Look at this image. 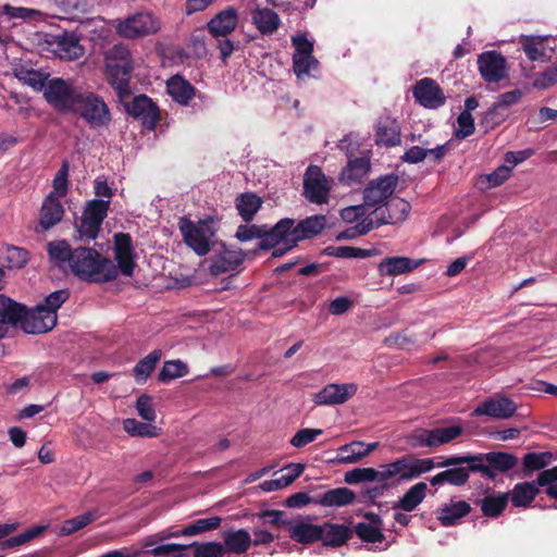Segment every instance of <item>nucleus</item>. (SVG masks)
I'll return each instance as SVG.
<instances>
[{
	"instance_id": "b1692460",
	"label": "nucleus",
	"mask_w": 557,
	"mask_h": 557,
	"mask_svg": "<svg viewBox=\"0 0 557 557\" xmlns=\"http://www.w3.org/2000/svg\"><path fill=\"white\" fill-rule=\"evenodd\" d=\"M421 262V260L416 261L409 257H385L377 264V272L381 276H396L412 272Z\"/></svg>"
},
{
	"instance_id": "bf43d9fd",
	"label": "nucleus",
	"mask_w": 557,
	"mask_h": 557,
	"mask_svg": "<svg viewBox=\"0 0 557 557\" xmlns=\"http://www.w3.org/2000/svg\"><path fill=\"white\" fill-rule=\"evenodd\" d=\"M189 546L176 543L161 544L147 550L148 555L156 557L173 555V557H187L186 550Z\"/></svg>"
},
{
	"instance_id": "2eb2a0df",
	"label": "nucleus",
	"mask_w": 557,
	"mask_h": 557,
	"mask_svg": "<svg viewBox=\"0 0 557 557\" xmlns=\"http://www.w3.org/2000/svg\"><path fill=\"white\" fill-rule=\"evenodd\" d=\"M114 258L117 273L132 276L136 267L135 250L132 236L128 233H116L114 235Z\"/></svg>"
},
{
	"instance_id": "09e8293b",
	"label": "nucleus",
	"mask_w": 557,
	"mask_h": 557,
	"mask_svg": "<svg viewBox=\"0 0 557 557\" xmlns=\"http://www.w3.org/2000/svg\"><path fill=\"white\" fill-rule=\"evenodd\" d=\"M356 533L357 536L366 543H381L385 540V535L382 532V529L379 527H373L366 522H358L354 529L352 534Z\"/></svg>"
},
{
	"instance_id": "dca6fc26",
	"label": "nucleus",
	"mask_w": 557,
	"mask_h": 557,
	"mask_svg": "<svg viewBox=\"0 0 557 557\" xmlns=\"http://www.w3.org/2000/svg\"><path fill=\"white\" fill-rule=\"evenodd\" d=\"M507 61L497 51H485L478 57V67L482 78L487 83H498L507 77Z\"/></svg>"
},
{
	"instance_id": "de8ad7c7",
	"label": "nucleus",
	"mask_w": 557,
	"mask_h": 557,
	"mask_svg": "<svg viewBox=\"0 0 557 557\" xmlns=\"http://www.w3.org/2000/svg\"><path fill=\"white\" fill-rule=\"evenodd\" d=\"M384 205L386 207V211L389 212L388 218L394 222V224L404 222L411 210V205L407 200L398 197L385 201Z\"/></svg>"
},
{
	"instance_id": "6e6d98bb",
	"label": "nucleus",
	"mask_w": 557,
	"mask_h": 557,
	"mask_svg": "<svg viewBox=\"0 0 557 557\" xmlns=\"http://www.w3.org/2000/svg\"><path fill=\"white\" fill-rule=\"evenodd\" d=\"M124 430L132 436L156 437L157 428L150 423L139 422L136 419L124 420Z\"/></svg>"
},
{
	"instance_id": "ddd939ff",
	"label": "nucleus",
	"mask_w": 557,
	"mask_h": 557,
	"mask_svg": "<svg viewBox=\"0 0 557 557\" xmlns=\"http://www.w3.org/2000/svg\"><path fill=\"white\" fill-rule=\"evenodd\" d=\"M58 321V315L49 314L39 304L28 309L25 306V314L23 313L20 322L21 329L28 334H42L51 331Z\"/></svg>"
},
{
	"instance_id": "79ce46f5",
	"label": "nucleus",
	"mask_w": 557,
	"mask_h": 557,
	"mask_svg": "<svg viewBox=\"0 0 557 557\" xmlns=\"http://www.w3.org/2000/svg\"><path fill=\"white\" fill-rule=\"evenodd\" d=\"M161 357L162 351L160 349H154L136 363L133 369V375L138 384H143L147 381V379L156 369Z\"/></svg>"
},
{
	"instance_id": "4c0bfd02",
	"label": "nucleus",
	"mask_w": 557,
	"mask_h": 557,
	"mask_svg": "<svg viewBox=\"0 0 557 557\" xmlns=\"http://www.w3.org/2000/svg\"><path fill=\"white\" fill-rule=\"evenodd\" d=\"M539 486L536 480L534 482L517 483L510 494L512 505L515 507H529L540 493Z\"/></svg>"
},
{
	"instance_id": "4be33fe9",
	"label": "nucleus",
	"mask_w": 557,
	"mask_h": 557,
	"mask_svg": "<svg viewBox=\"0 0 557 557\" xmlns=\"http://www.w3.org/2000/svg\"><path fill=\"white\" fill-rule=\"evenodd\" d=\"M401 143L398 122L389 115L381 116L375 125V144L395 147Z\"/></svg>"
},
{
	"instance_id": "f704fd0d",
	"label": "nucleus",
	"mask_w": 557,
	"mask_h": 557,
	"mask_svg": "<svg viewBox=\"0 0 557 557\" xmlns=\"http://www.w3.org/2000/svg\"><path fill=\"white\" fill-rule=\"evenodd\" d=\"M428 485L424 482H418L412 485L403 497L394 505V509H400L407 512L414 510L425 498Z\"/></svg>"
},
{
	"instance_id": "393cba45",
	"label": "nucleus",
	"mask_w": 557,
	"mask_h": 557,
	"mask_svg": "<svg viewBox=\"0 0 557 557\" xmlns=\"http://www.w3.org/2000/svg\"><path fill=\"white\" fill-rule=\"evenodd\" d=\"M379 447V443L366 444L360 441H355L345 444L337 449V461L339 463L349 465L360 461L363 457L368 456Z\"/></svg>"
},
{
	"instance_id": "338daca9",
	"label": "nucleus",
	"mask_w": 557,
	"mask_h": 557,
	"mask_svg": "<svg viewBox=\"0 0 557 557\" xmlns=\"http://www.w3.org/2000/svg\"><path fill=\"white\" fill-rule=\"evenodd\" d=\"M458 128L455 136L459 139H463L472 135L475 131L474 119L472 114L468 112H461L457 117Z\"/></svg>"
},
{
	"instance_id": "6ab92c4d",
	"label": "nucleus",
	"mask_w": 557,
	"mask_h": 557,
	"mask_svg": "<svg viewBox=\"0 0 557 557\" xmlns=\"http://www.w3.org/2000/svg\"><path fill=\"white\" fill-rule=\"evenodd\" d=\"M325 224L326 218L322 214L311 215L299 221L297 224L294 223L290 227V242L294 245H298L304 239L317 236L325 228Z\"/></svg>"
},
{
	"instance_id": "603ef678",
	"label": "nucleus",
	"mask_w": 557,
	"mask_h": 557,
	"mask_svg": "<svg viewBox=\"0 0 557 557\" xmlns=\"http://www.w3.org/2000/svg\"><path fill=\"white\" fill-rule=\"evenodd\" d=\"M432 435L433 446L437 447L443 444H447L458 436H460L463 432V429L460 425H450L446 428H435L430 430Z\"/></svg>"
},
{
	"instance_id": "72a5a7b5",
	"label": "nucleus",
	"mask_w": 557,
	"mask_h": 557,
	"mask_svg": "<svg viewBox=\"0 0 557 557\" xmlns=\"http://www.w3.org/2000/svg\"><path fill=\"white\" fill-rule=\"evenodd\" d=\"M23 313L25 314V305L20 304L12 298L0 294V324L5 326L20 324Z\"/></svg>"
},
{
	"instance_id": "774afa93",
	"label": "nucleus",
	"mask_w": 557,
	"mask_h": 557,
	"mask_svg": "<svg viewBox=\"0 0 557 557\" xmlns=\"http://www.w3.org/2000/svg\"><path fill=\"white\" fill-rule=\"evenodd\" d=\"M264 225H257V224H240L237 230L235 237L239 242H248L253 238L261 239L262 232H263Z\"/></svg>"
},
{
	"instance_id": "412c9836",
	"label": "nucleus",
	"mask_w": 557,
	"mask_h": 557,
	"mask_svg": "<svg viewBox=\"0 0 557 557\" xmlns=\"http://www.w3.org/2000/svg\"><path fill=\"white\" fill-rule=\"evenodd\" d=\"M371 170L368 157L349 158L347 164L339 173V182L346 186L360 184Z\"/></svg>"
},
{
	"instance_id": "3c124183",
	"label": "nucleus",
	"mask_w": 557,
	"mask_h": 557,
	"mask_svg": "<svg viewBox=\"0 0 557 557\" xmlns=\"http://www.w3.org/2000/svg\"><path fill=\"white\" fill-rule=\"evenodd\" d=\"M194 549V557H223L225 548L219 542H193L188 545Z\"/></svg>"
},
{
	"instance_id": "423d86ee",
	"label": "nucleus",
	"mask_w": 557,
	"mask_h": 557,
	"mask_svg": "<svg viewBox=\"0 0 557 557\" xmlns=\"http://www.w3.org/2000/svg\"><path fill=\"white\" fill-rule=\"evenodd\" d=\"M81 91L82 89L74 87L63 78L54 77L48 81L44 97L58 112L69 113L73 111Z\"/></svg>"
},
{
	"instance_id": "0eeeda50",
	"label": "nucleus",
	"mask_w": 557,
	"mask_h": 557,
	"mask_svg": "<svg viewBox=\"0 0 557 557\" xmlns=\"http://www.w3.org/2000/svg\"><path fill=\"white\" fill-rule=\"evenodd\" d=\"M109 209L110 200L92 199L87 201L81 216V222L77 224L81 236L87 237L88 239H96L102 222L108 215Z\"/></svg>"
},
{
	"instance_id": "052dcab7",
	"label": "nucleus",
	"mask_w": 557,
	"mask_h": 557,
	"mask_svg": "<svg viewBox=\"0 0 557 557\" xmlns=\"http://www.w3.org/2000/svg\"><path fill=\"white\" fill-rule=\"evenodd\" d=\"M67 289H59L49 294L42 304H39L51 315H58V309L69 299Z\"/></svg>"
},
{
	"instance_id": "a18cd8bd",
	"label": "nucleus",
	"mask_w": 557,
	"mask_h": 557,
	"mask_svg": "<svg viewBox=\"0 0 557 557\" xmlns=\"http://www.w3.org/2000/svg\"><path fill=\"white\" fill-rule=\"evenodd\" d=\"M98 518L99 512L97 509L86 511L83 515L65 520L61 528V532L62 534L65 535L73 534L82 530L83 528L87 527L89 523L94 522Z\"/></svg>"
},
{
	"instance_id": "680f3d73",
	"label": "nucleus",
	"mask_w": 557,
	"mask_h": 557,
	"mask_svg": "<svg viewBox=\"0 0 557 557\" xmlns=\"http://www.w3.org/2000/svg\"><path fill=\"white\" fill-rule=\"evenodd\" d=\"M456 466L454 468L444 470L445 481L446 483L454 486H462L469 480V472H472L471 469H468V466Z\"/></svg>"
},
{
	"instance_id": "cd10ccee",
	"label": "nucleus",
	"mask_w": 557,
	"mask_h": 557,
	"mask_svg": "<svg viewBox=\"0 0 557 557\" xmlns=\"http://www.w3.org/2000/svg\"><path fill=\"white\" fill-rule=\"evenodd\" d=\"M245 255L242 250L224 249L211 259L210 272L213 275H220L225 272L235 271L243 263Z\"/></svg>"
},
{
	"instance_id": "c85d7f7f",
	"label": "nucleus",
	"mask_w": 557,
	"mask_h": 557,
	"mask_svg": "<svg viewBox=\"0 0 557 557\" xmlns=\"http://www.w3.org/2000/svg\"><path fill=\"white\" fill-rule=\"evenodd\" d=\"M225 553L242 555L245 554L252 544L250 533L245 529H228L222 534Z\"/></svg>"
},
{
	"instance_id": "8fccbe9b",
	"label": "nucleus",
	"mask_w": 557,
	"mask_h": 557,
	"mask_svg": "<svg viewBox=\"0 0 557 557\" xmlns=\"http://www.w3.org/2000/svg\"><path fill=\"white\" fill-rule=\"evenodd\" d=\"M46 527L36 525L33 527L26 531H24L21 534L11 536L4 541L0 542V548L1 549H11L15 548L17 546L24 545L25 543L29 542L30 540L37 537L45 531Z\"/></svg>"
},
{
	"instance_id": "a211bd4d",
	"label": "nucleus",
	"mask_w": 557,
	"mask_h": 557,
	"mask_svg": "<svg viewBox=\"0 0 557 557\" xmlns=\"http://www.w3.org/2000/svg\"><path fill=\"white\" fill-rule=\"evenodd\" d=\"M294 224V219L284 218L281 219L272 227L264 225L262 236L258 243V250H271L278 244L292 236L290 227Z\"/></svg>"
},
{
	"instance_id": "69168bd1",
	"label": "nucleus",
	"mask_w": 557,
	"mask_h": 557,
	"mask_svg": "<svg viewBox=\"0 0 557 557\" xmlns=\"http://www.w3.org/2000/svg\"><path fill=\"white\" fill-rule=\"evenodd\" d=\"M319 64L318 60L312 55H293V70L299 78L308 75L312 67Z\"/></svg>"
},
{
	"instance_id": "a19ab883",
	"label": "nucleus",
	"mask_w": 557,
	"mask_h": 557,
	"mask_svg": "<svg viewBox=\"0 0 557 557\" xmlns=\"http://www.w3.org/2000/svg\"><path fill=\"white\" fill-rule=\"evenodd\" d=\"M520 44L530 61L545 62L549 59L545 51V38L540 36H523Z\"/></svg>"
},
{
	"instance_id": "0e129e2a",
	"label": "nucleus",
	"mask_w": 557,
	"mask_h": 557,
	"mask_svg": "<svg viewBox=\"0 0 557 557\" xmlns=\"http://www.w3.org/2000/svg\"><path fill=\"white\" fill-rule=\"evenodd\" d=\"M374 468H355L345 473V482L348 484H358L361 482H374Z\"/></svg>"
},
{
	"instance_id": "4468645a",
	"label": "nucleus",
	"mask_w": 557,
	"mask_h": 557,
	"mask_svg": "<svg viewBox=\"0 0 557 557\" xmlns=\"http://www.w3.org/2000/svg\"><path fill=\"white\" fill-rule=\"evenodd\" d=\"M358 391L355 383H330L320 392L312 395V401L317 406H334L348 401Z\"/></svg>"
},
{
	"instance_id": "39448f33",
	"label": "nucleus",
	"mask_w": 557,
	"mask_h": 557,
	"mask_svg": "<svg viewBox=\"0 0 557 557\" xmlns=\"http://www.w3.org/2000/svg\"><path fill=\"white\" fill-rule=\"evenodd\" d=\"M332 180L319 165L310 164L304 174L302 196L310 203L325 205L330 200Z\"/></svg>"
},
{
	"instance_id": "7ed1b4c3",
	"label": "nucleus",
	"mask_w": 557,
	"mask_h": 557,
	"mask_svg": "<svg viewBox=\"0 0 557 557\" xmlns=\"http://www.w3.org/2000/svg\"><path fill=\"white\" fill-rule=\"evenodd\" d=\"M72 113L79 115L91 128L107 127L112 121L111 111L104 99L96 92L83 89Z\"/></svg>"
},
{
	"instance_id": "e2e57ef3",
	"label": "nucleus",
	"mask_w": 557,
	"mask_h": 557,
	"mask_svg": "<svg viewBox=\"0 0 557 557\" xmlns=\"http://www.w3.org/2000/svg\"><path fill=\"white\" fill-rule=\"evenodd\" d=\"M69 170H70V165H69V162L67 161H64L61 165V168L59 169V171L57 172L54 178H53V182H52V185H53V188H54V195L58 197V198H62L66 195L67 193V185H69V181H67V176H69Z\"/></svg>"
},
{
	"instance_id": "c756f323",
	"label": "nucleus",
	"mask_w": 557,
	"mask_h": 557,
	"mask_svg": "<svg viewBox=\"0 0 557 557\" xmlns=\"http://www.w3.org/2000/svg\"><path fill=\"white\" fill-rule=\"evenodd\" d=\"M252 24L264 36L274 34L280 25V15L270 8H256L251 11Z\"/></svg>"
},
{
	"instance_id": "f3484780",
	"label": "nucleus",
	"mask_w": 557,
	"mask_h": 557,
	"mask_svg": "<svg viewBox=\"0 0 557 557\" xmlns=\"http://www.w3.org/2000/svg\"><path fill=\"white\" fill-rule=\"evenodd\" d=\"M517 405L508 397H494L484 400L473 411L472 416H488L495 419H508L515 414Z\"/></svg>"
},
{
	"instance_id": "bb28decb",
	"label": "nucleus",
	"mask_w": 557,
	"mask_h": 557,
	"mask_svg": "<svg viewBox=\"0 0 557 557\" xmlns=\"http://www.w3.org/2000/svg\"><path fill=\"white\" fill-rule=\"evenodd\" d=\"M64 209L54 193H50L44 200L40 209L39 224L44 230L57 225L63 218Z\"/></svg>"
},
{
	"instance_id": "f257e3e1",
	"label": "nucleus",
	"mask_w": 557,
	"mask_h": 557,
	"mask_svg": "<svg viewBox=\"0 0 557 557\" xmlns=\"http://www.w3.org/2000/svg\"><path fill=\"white\" fill-rule=\"evenodd\" d=\"M47 251L59 267L65 263L72 273L88 283H107L117 278V269L109 259L90 247L72 248L62 239L48 243Z\"/></svg>"
},
{
	"instance_id": "ea45409f",
	"label": "nucleus",
	"mask_w": 557,
	"mask_h": 557,
	"mask_svg": "<svg viewBox=\"0 0 557 557\" xmlns=\"http://www.w3.org/2000/svg\"><path fill=\"white\" fill-rule=\"evenodd\" d=\"M554 455L550 451H531L523 456L522 471L524 475H530L535 471H544L552 462Z\"/></svg>"
},
{
	"instance_id": "c03bdc74",
	"label": "nucleus",
	"mask_w": 557,
	"mask_h": 557,
	"mask_svg": "<svg viewBox=\"0 0 557 557\" xmlns=\"http://www.w3.org/2000/svg\"><path fill=\"white\" fill-rule=\"evenodd\" d=\"M222 522V518L214 516L210 518L197 519L180 530V534L184 536H194L208 531L216 530Z\"/></svg>"
},
{
	"instance_id": "13d9d810",
	"label": "nucleus",
	"mask_w": 557,
	"mask_h": 557,
	"mask_svg": "<svg viewBox=\"0 0 557 557\" xmlns=\"http://www.w3.org/2000/svg\"><path fill=\"white\" fill-rule=\"evenodd\" d=\"M16 76L24 84L28 85L37 91H40L42 89L45 90L48 83V76L35 70H21V72L16 74Z\"/></svg>"
},
{
	"instance_id": "5701e85b",
	"label": "nucleus",
	"mask_w": 557,
	"mask_h": 557,
	"mask_svg": "<svg viewBox=\"0 0 557 557\" xmlns=\"http://www.w3.org/2000/svg\"><path fill=\"white\" fill-rule=\"evenodd\" d=\"M471 510V505L466 500L451 499L449 504H445L436 510V518L443 527H453L458 524Z\"/></svg>"
},
{
	"instance_id": "49530a36",
	"label": "nucleus",
	"mask_w": 557,
	"mask_h": 557,
	"mask_svg": "<svg viewBox=\"0 0 557 557\" xmlns=\"http://www.w3.org/2000/svg\"><path fill=\"white\" fill-rule=\"evenodd\" d=\"M188 373V367L181 360H169L163 363L158 374L161 383H169L172 380L185 376Z\"/></svg>"
},
{
	"instance_id": "f03ea898",
	"label": "nucleus",
	"mask_w": 557,
	"mask_h": 557,
	"mask_svg": "<svg viewBox=\"0 0 557 557\" xmlns=\"http://www.w3.org/2000/svg\"><path fill=\"white\" fill-rule=\"evenodd\" d=\"M134 71V60L129 49L123 45H114L106 53V76L108 84L114 89L117 100L131 99L129 81Z\"/></svg>"
},
{
	"instance_id": "6e6552de",
	"label": "nucleus",
	"mask_w": 557,
	"mask_h": 557,
	"mask_svg": "<svg viewBox=\"0 0 557 557\" xmlns=\"http://www.w3.org/2000/svg\"><path fill=\"white\" fill-rule=\"evenodd\" d=\"M128 115L139 120L148 131H153L160 121L159 107L147 95L135 96L132 100L120 101Z\"/></svg>"
},
{
	"instance_id": "4d7b16f0",
	"label": "nucleus",
	"mask_w": 557,
	"mask_h": 557,
	"mask_svg": "<svg viewBox=\"0 0 557 557\" xmlns=\"http://www.w3.org/2000/svg\"><path fill=\"white\" fill-rule=\"evenodd\" d=\"M0 14L5 15L8 20H24L30 21L41 15V12L36 9H29L24 7H13L11 4H4L0 8Z\"/></svg>"
},
{
	"instance_id": "58836bf2",
	"label": "nucleus",
	"mask_w": 557,
	"mask_h": 557,
	"mask_svg": "<svg viewBox=\"0 0 557 557\" xmlns=\"http://www.w3.org/2000/svg\"><path fill=\"white\" fill-rule=\"evenodd\" d=\"M509 500L507 493H493L486 495L480 500L483 516L487 518H497L506 509Z\"/></svg>"
},
{
	"instance_id": "5fc2aeb1",
	"label": "nucleus",
	"mask_w": 557,
	"mask_h": 557,
	"mask_svg": "<svg viewBox=\"0 0 557 557\" xmlns=\"http://www.w3.org/2000/svg\"><path fill=\"white\" fill-rule=\"evenodd\" d=\"M29 251L17 246H8L5 261L9 269H22L29 261Z\"/></svg>"
},
{
	"instance_id": "2f4dec72",
	"label": "nucleus",
	"mask_w": 557,
	"mask_h": 557,
	"mask_svg": "<svg viewBox=\"0 0 557 557\" xmlns=\"http://www.w3.org/2000/svg\"><path fill=\"white\" fill-rule=\"evenodd\" d=\"M321 539L324 546L339 547L352 537V529L347 525L325 522Z\"/></svg>"
},
{
	"instance_id": "f8f14e48",
	"label": "nucleus",
	"mask_w": 557,
	"mask_h": 557,
	"mask_svg": "<svg viewBox=\"0 0 557 557\" xmlns=\"http://www.w3.org/2000/svg\"><path fill=\"white\" fill-rule=\"evenodd\" d=\"M417 103L426 109H438L446 103V96L436 81L430 77L419 79L412 87Z\"/></svg>"
},
{
	"instance_id": "37998d69",
	"label": "nucleus",
	"mask_w": 557,
	"mask_h": 557,
	"mask_svg": "<svg viewBox=\"0 0 557 557\" xmlns=\"http://www.w3.org/2000/svg\"><path fill=\"white\" fill-rule=\"evenodd\" d=\"M322 255L336 257V258H369L375 255L374 249H362L351 246H327L322 250Z\"/></svg>"
},
{
	"instance_id": "c9c22d12",
	"label": "nucleus",
	"mask_w": 557,
	"mask_h": 557,
	"mask_svg": "<svg viewBox=\"0 0 557 557\" xmlns=\"http://www.w3.org/2000/svg\"><path fill=\"white\" fill-rule=\"evenodd\" d=\"M356 494L348 487H336L323 493L315 504L323 507H344L354 503Z\"/></svg>"
},
{
	"instance_id": "aec40b11",
	"label": "nucleus",
	"mask_w": 557,
	"mask_h": 557,
	"mask_svg": "<svg viewBox=\"0 0 557 557\" xmlns=\"http://www.w3.org/2000/svg\"><path fill=\"white\" fill-rule=\"evenodd\" d=\"M237 24V10L233 7H227L208 22V30L214 38L227 37L236 28Z\"/></svg>"
},
{
	"instance_id": "e433bc0d",
	"label": "nucleus",
	"mask_w": 557,
	"mask_h": 557,
	"mask_svg": "<svg viewBox=\"0 0 557 557\" xmlns=\"http://www.w3.org/2000/svg\"><path fill=\"white\" fill-rule=\"evenodd\" d=\"M55 45L61 58L76 60L83 57L84 47L76 35L63 33L55 37Z\"/></svg>"
},
{
	"instance_id": "864d4df0",
	"label": "nucleus",
	"mask_w": 557,
	"mask_h": 557,
	"mask_svg": "<svg viewBox=\"0 0 557 557\" xmlns=\"http://www.w3.org/2000/svg\"><path fill=\"white\" fill-rule=\"evenodd\" d=\"M395 463H398L399 470L398 481H410L420 476L419 468L416 463V457L412 455H405L395 460Z\"/></svg>"
},
{
	"instance_id": "1a4fd4ad",
	"label": "nucleus",
	"mask_w": 557,
	"mask_h": 557,
	"mask_svg": "<svg viewBox=\"0 0 557 557\" xmlns=\"http://www.w3.org/2000/svg\"><path fill=\"white\" fill-rule=\"evenodd\" d=\"M178 227L184 243L198 256H206L210 251V236L212 233L203 222L196 225L187 216H182L178 221Z\"/></svg>"
},
{
	"instance_id": "7c9ffc66",
	"label": "nucleus",
	"mask_w": 557,
	"mask_h": 557,
	"mask_svg": "<svg viewBox=\"0 0 557 557\" xmlns=\"http://www.w3.org/2000/svg\"><path fill=\"white\" fill-rule=\"evenodd\" d=\"M262 203V198L255 193H243L235 199V208L245 223H250L255 219Z\"/></svg>"
},
{
	"instance_id": "9b49d317",
	"label": "nucleus",
	"mask_w": 557,
	"mask_h": 557,
	"mask_svg": "<svg viewBox=\"0 0 557 557\" xmlns=\"http://www.w3.org/2000/svg\"><path fill=\"white\" fill-rule=\"evenodd\" d=\"M398 181V175L394 173L371 180L363 188L364 203L369 207H375L387 201L395 191Z\"/></svg>"
},
{
	"instance_id": "9d476101",
	"label": "nucleus",
	"mask_w": 557,
	"mask_h": 557,
	"mask_svg": "<svg viewBox=\"0 0 557 557\" xmlns=\"http://www.w3.org/2000/svg\"><path fill=\"white\" fill-rule=\"evenodd\" d=\"M160 29L159 21L148 12L128 16L117 25V33L128 39L154 34Z\"/></svg>"
},
{
	"instance_id": "473e14b6",
	"label": "nucleus",
	"mask_w": 557,
	"mask_h": 557,
	"mask_svg": "<svg viewBox=\"0 0 557 557\" xmlns=\"http://www.w3.org/2000/svg\"><path fill=\"white\" fill-rule=\"evenodd\" d=\"M290 537L300 544H311L321 541L323 536V527L307 522L293 523L288 528Z\"/></svg>"
},
{
	"instance_id": "20e7f679",
	"label": "nucleus",
	"mask_w": 557,
	"mask_h": 557,
	"mask_svg": "<svg viewBox=\"0 0 557 557\" xmlns=\"http://www.w3.org/2000/svg\"><path fill=\"white\" fill-rule=\"evenodd\" d=\"M472 472H480L488 480H495L498 472L505 473L518 465L516 455L506 451H490L472 455Z\"/></svg>"
},
{
	"instance_id": "a878e982",
	"label": "nucleus",
	"mask_w": 557,
	"mask_h": 557,
	"mask_svg": "<svg viewBox=\"0 0 557 557\" xmlns=\"http://www.w3.org/2000/svg\"><path fill=\"white\" fill-rule=\"evenodd\" d=\"M196 87L182 75L175 74L166 81V91L181 106H188L196 95Z\"/></svg>"
}]
</instances>
